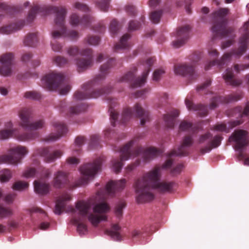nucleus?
<instances>
[{"mask_svg": "<svg viewBox=\"0 0 249 249\" xmlns=\"http://www.w3.org/2000/svg\"><path fill=\"white\" fill-rule=\"evenodd\" d=\"M172 164V160L169 159L161 167L155 166L152 170L136 181L134 188L136 194V198L138 203H143L153 200L154 189H157L161 193H170L173 191L175 185L174 182H159L161 176V169H169Z\"/></svg>", "mask_w": 249, "mask_h": 249, "instance_id": "1", "label": "nucleus"}, {"mask_svg": "<svg viewBox=\"0 0 249 249\" xmlns=\"http://www.w3.org/2000/svg\"><path fill=\"white\" fill-rule=\"evenodd\" d=\"M91 204L89 202L80 201L76 204L75 208H71L72 213L71 222L76 225L77 230L80 234H84L87 232V226L85 222L88 218L89 221L94 226H97L101 221L107 220L106 215H97L96 213L103 214L110 210L109 205L105 202L96 204L93 208L94 213H90Z\"/></svg>", "mask_w": 249, "mask_h": 249, "instance_id": "2", "label": "nucleus"}, {"mask_svg": "<svg viewBox=\"0 0 249 249\" xmlns=\"http://www.w3.org/2000/svg\"><path fill=\"white\" fill-rule=\"evenodd\" d=\"M44 12L46 14L54 13L55 25L59 30H54L52 32V36L54 39L59 38L62 36L67 37L71 40H77L79 37V33L73 30H67L65 26V17L67 13V9L63 6H48L40 7L37 4L32 7L29 12L27 20L31 22L35 19L37 12Z\"/></svg>", "mask_w": 249, "mask_h": 249, "instance_id": "3", "label": "nucleus"}, {"mask_svg": "<svg viewBox=\"0 0 249 249\" xmlns=\"http://www.w3.org/2000/svg\"><path fill=\"white\" fill-rule=\"evenodd\" d=\"M113 58L109 59L106 63L101 66L100 73L96 75L94 79L83 85V91H77L74 95V98L77 100H83L89 98H96L103 94L109 93L111 88L107 89H95L96 86L100 84L110 72V69L113 66L114 62Z\"/></svg>", "mask_w": 249, "mask_h": 249, "instance_id": "4", "label": "nucleus"}, {"mask_svg": "<svg viewBox=\"0 0 249 249\" xmlns=\"http://www.w3.org/2000/svg\"><path fill=\"white\" fill-rule=\"evenodd\" d=\"M135 140H133L129 142L120 149V158L118 159H114L112 160V168L116 173L120 172L124 165L123 162L128 160L132 157H137L140 155L144 161H147L156 156L160 155L161 152L155 147H149L143 149L141 147L137 146L134 150L131 148L134 145Z\"/></svg>", "mask_w": 249, "mask_h": 249, "instance_id": "5", "label": "nucleus"}, {"mask_svg": "<svg viewBox=\"0 0 249 249\" xmlns=\"http://www.w3.org/2000/svg\"><path fill=\"white\" fill-rule=\"evenodd\" d=\"M228 13V8H221L214 13L213 25L212 27L213 38H223L228 36L231 37V39L222 43L221 46L222 49L231 46L233 44L235 37V36L233 35V29L226 26L228 21L226 16Z\"/></svg>", "mask_w": 249, "mask_h": 249, "instance_id": "6", "label": "nucleus"}, {"mask_svg": "<svg viewBox=\"0 0 249 249\" xmlns=\"http://www.w3.org/2000/svg\"><path fill=\"white\" fill-rule=\"evenodd\" d=\"M241 30H243L244 33L239 39L238 47L232 49L229 53H225L220 60L210 61L205 65V70H208L211 66L215 65H217L219 68H223L227 62L231 60V56L239 58L246 52L248 42H249V20L244 23Z\"/></svg>", "mask_w": 249, "mask_h": 249, "instance_id": "7", "label": "nucleus"}, {"mask_svg": "<svg viewBox=\"0 0 249 249\" xmlns=\"http://www.w3.org/2000/svg\"><path fill=\"white\" fill-rule=\"evenodd\" d=\"M67 53L71 56H74L78 53H80L81 55L86 57V58H77L75 60L76 64L77 66L79 72H81L87 70L93 64L92 50L91 49L87 48L80 52L79 48L78 46H71L68 48Z\"/></svg>", "mask_w": 249, "mask_h": 249, "instance_id": "8", "label": "nucleus"}, {"mask_svg": "<svg viewBox=\"0 0 249 249\" xmlns=\"http://www.w3.org/2000/svg\"><path fill=\"white\" fill-rule=\"evenodd\" d=\"M154 61L155 59L153 57L146 59L144 63L143 64V65L145 66L146 68L141 77L135 78V73L137 71V69L134 67L133 70L128 71L122 77L121 81L130 82L131 86L132 88H137L142 86L146 81L147 76L151 70L150 68L153 64Z\"/></svg>", "mask_w": 249, "mask_h": 249, "instance_id": "9", "label": "nucleus"}, {"mask_svg": "<svg viewBox=\"0 0 249 249\" xmlns=\"http://www.w3.org/2000/svg\"><path fill=\"white\" fill-rule=\"evenodd\" d=\"M135 117L141 118V124L143 125L149 120V112L145 110L139 103H136L132 108L124 109L121 119L122 123H125L131 118Z\"/></svg>", "mask_w": 249, "mask_h": 249, "instance_id": "10", "label": "nucleus"}, {"mask_svg": "<svg viewBox=\"0 0 249 249\" xmlns=\"http://www.w3.org/2000/svg\"><path fill=\"white\" fill-rule=\"evenodd\" d=\"M103 160L101 158L96 159L93 163H87L80 168L83 177L79 180L77 186L87 184L89 180L92 179L95 175L101 168Z\"/></svg>", "mask_w": 249, "mask_h": 249, "instance_id": "11", "label": "nucleus"}, {"mask_svg": "<svg viewBox=\"0 0 249 249\" xmlns=\"http://www.w3.org/2000/svg\"><path fill=\"white\" fill-rule=\"evenodd\" d=\"M20 119V125L23 128L31 131L42 128L44 126V121L42 119L31 122L32 118V110L29 108H23L19 112Z\"/></svg>", "mask_w": 249, "mask_h": 249, "instance_id": "12", "label": "nucleus"}, {"mask_svg": "<svg viewBox=\"0 0 249 249\" xmlns=\"http://www.w3.org/2000/svg\"><path fill=\"white\" fill-rule=\"evenodd\" d=\"M28 153L25 147L18 146L11 148L9 154L0 156V164L3 163L16 165L21 162L23 157Z\"/></svg>", "mask_w": 249, "mask_h": 249, "instance_id": "13", "label": "nucleus"}, {"mask_svg": "<svg viewBox=\"0 0 249 249\" xmlns=\"http://www.w3.org/2000/svg\"><path fill=\"white\" fill-rule=\"evenodd\" d=\"M64 78L63 74L53 71L42 78L41 84L43 88L48 90H55L60 86Z\"/></svg>", "mask_w": 249, "mask_h": 249, "instance_id": "14", "label": "nucleus"}, {"mask_svg": "<svg viewBox=\"0 0 249 249\" xmlns=\"http://www.w3.org/2000/svg\"><path fill=\"white\" fill-rule=\"evenodd\" d=\"M242 97V95L239 93L231 94L226 96L216 95L211 98L209 107L211 109H214L220 104L236 102Z\"/></svg>", "mask_w": 249, "mask_h": 249, "instance_id": "15", "label": "nucleus"}, {"mask_svg": "<svg viewBox=\"0 0 249 249\" xmlns=\"http://www.w3.org/2000/svg\"><path fill=\"white\" fill-rule=\"evenodd\" d=\"M174 72L176 74L186 77L191 81L196 80L199 77L194 68L186 64L175 65Z\"/></svg>", "mask_w": 249, "mask_h": 249, "instance_id": "16", "label": "nucleus"}, {"mask_svg": "<svg viewBox=\"0 0 249 249\" xmlns=\"http://www.w3.org/2000/svg\"><path fill=\"white\" fill-rule=\"evenodd\" d=\"M235 142V149L239 150L247 146L249 143L248 132L244 130H235L229 138Z\"/></svg>", "mask_w": 249, "mask_h": 249, "instance_id": "17", "label": "nucleus"}, {"mask_svg": "<svg viewBox=\"0 0 249 249\" xmlns=\"http://www.w3.org/2000/svg\"><path fill=\"white\" fill-rule=\"evenodd\" d=\"M14 59V54L12 53L2 54L0 56V74L4 76H9L11 72V66Z\"/></svg>", "mask_w": 249, "mask_h": 249, "instance_id": "18", "label": "nucleus"}, {"mask_svg": "<svg viewBox=\"0 0 249 249\" xmlns=\"http://www.w3.org/2000/svg\"><path fill=\"white\" fill-rule=\"evenodd\" d=\"M190 27L189 25L180 27L176 34V39L172 42L173 46L178 48L183 46L189 37Z\"/></svg>", "mask_w": 249, "mask_h": 249, "instance_id": "19", "label": "nucleus"}, {"mask_svg": "<svg viewBox=\"0 0 249 249\" xmlns=\"http://www.w3.org/2000/svg\"><path fill=\"white\" fill-rule=\"evenodd\" d=\"M94 21V18L90 15H85L80 18L78 15L73 13L70 17V23L73 26L80 24L85 27H89Z\"/></svg>", "mask_w": 249, "mask_h": 249, "instance_id": "20", "label": "nucleus"}, {"mask_svg": "<svg viewBox=\"0 0 249 249\" xmlns=\"http://www.w3.org/2000/svg\"><path fill=\"white\" fill-rule=\"evenodd\" d=\"M126 180L122 179L117 181H110L106 187V192L108 196H113L118 191L123 190L125 185Z\"/></svg>", "mask_w": 249, "mask_h": 249, "instance_id": "21", "label": "nucleus"}, {"mask_svg": "<svg viewBox=\"0 0 249 249\" xmlns=\"http://www.w3.org/2000/svg\"><path fill=\"white\" fill-rule=\"evenodd\" d=\"M193 143L192 138L190 136H186L183 140L181 145L178 148L177 150H173L171 152L168 157L172 156H184L188 154V147L190 146Z\"/></svg>", "mask_w": 249, "mask_h": 249, "instance_id": "22", "label": "nucleus"}, {"mask_svg": "<svg viewBox=\"0 0 249 249\" xmlns=\"http://www.w3.org/2000/svg\"><path fill=\"white\" fill-rule=\"evenodd\" d=\"M53 125L54 127V130L56 131V133H51L48 137L45 138L46 141H55L60 138L67 131L66 126L61 122H54L53 123Z\"/></svg>", "mask_w": 249, "mask_h": 249, "instance_id": "23", "label": "nucleus"}, {"mask_svg": "<svg viewBox=\"0 0 249 249\" xmlns=\"http://www.w3.org/2000/svg\"><path fill=\"white\" fill-rule=\"evenodd\" d=\"M38 153L41 156L44 157V160L46 162H52L57 158L60 157L62 154L59 150L51 151L49 148H44L39 150Z\"/></svg>", "mask_w": 249, "mask_h": 249, "instance_id": "24", "label": "nucleus"}, {"mask_svg": "<svg viewBox=\"0 0 249 249\" xmlns=\"http://www.w3.org/2000/svg\"><path fill=\"white\" fill-rule=\"evenodd\" d=\"M69 183L68 175L66 173L58 171L54 175L53 186L56 188L65 187Z\"/></svg>", "mask_w": 249, "mask_h": 249, "instance_id": "25", "label": "nucleus"}, {"mask_svg": "<svg viewBox=\"0 0 249 249\" xmlns=\"http://www.w3.org/2000/svg\"><path fill=\"white\" fill-rule=\"evenodd\" d=\"M71 196L70 194H65L60 196L55 204L54 212L55 214H60L65 210L66 206V201H70Z\"/></svg>", "mask_w": 249, "mask_h": 249, "instance_id": "26", "label": "nucleus"}, {"mask_svg": "<svg viewBox=\"0 0 249 249\" xmlns=\"http://www.w3.org/2000/svg\"><path fill=\"white\" fill-rule=\"evenodd\" d=\"M24 21L20 20L17 22L0 28V33L9 34L21 29L24 25Z\"/></svg>", "mask_w": 249, "mask_h": 249, "instance_id": "27", "label": "nucleus"}, {"mask_svg": "<svg viewBox=\"0 0 249 249\" xmlns=\"http://www.w3.org/2000/svg\"><path fill=\"white\" fill-rule=\"evenodd\" d=\"M24 21L20 20L17 22L0 28V33L9 34L21 29L24 25Z\"/></svg>", "mask_w": 249, "mask_h": 249, "instance_id": "28", "label": "nucleus"}, {"mask_svg": "<svg viewBox=\"0 0 249 249\" xmlns=\"http://www.w3.org/2000/svg\"><path fill=\"white\" fill-rule=\"evenodd\" d=\"M223 78L228 85L232 86H238L242 83L240 80L234 78L233 72L231 69L226 70V73L223 75Z\"/></svg>", "mask_w": 249, "mask_h": 249, "instance_id": "29", "label": "nucleus"}, {"mask_svg": "<svg viewBox=\"0 0 249 249\" xmlns=\"http://www.w3.org/2000/svg\"><path fill=\"white\" fill-rule=\"evenodd\" d=\"M35 191L40 195L47 194L50 190V185L45 182H43L39 180L34 181Z\"/></svg>", "mask_w": 249, "mask_h": 249, "instance_id": "30", "label": "nucleus"}, {"mask_svg": "<svg viewBox=\"0 0 249 249\" xmlns=\"http://www.w3.org/2000/svg\"><path fill=\"white\" fill-rule=\"evenodd\" d=\"M231 113L229 115L231 116H235L236 117H243V116H246L249 115V102H248L246 106L244 109L242 110L241 107H238L230 111Z\"/></svg>", "mask_w": 249, "mask_h": 249, "instance_id": "31", "label": "nucleus"}, {"mask_svg": "<svg viewBox=\"0 0 249 249\" xmlns=\"http://www.w3.org/2000/svg\"><path fill=\"white\" fill-rule=\"evenodd\" d=\"M121 227L117 224H113L110 230H107L106 233L114 240L121 241L122 236L120 234Z\"/></svg>", "mask_w": 249, "mask_h": 249, "instance_id": "32", "label": "nucleus"}, {"mask_svg": "<svg viewBox=\"0 0 249 249\" xmlns=\"http://www.w3.org/2000/svg\"><path fill=\"white\" fill-rule=\"evenodd\" d=\"M179 111L174 109L170 114H166L164 116V120L168 127L173 128L175 124V119L179 115Z\"/></svg>", "mask_w": 249, "mask_h": 249, "instance_id": "33", "label": "nucleus"}, {"mask_svg": "<svg viewBox=\"0 0 249 249\" xmlns=\"http://www.w3.org/2000/svg\"><path fill=\"white\" fill-rule=\"evenodd\" d=\"M129 38L130 35L129 34H126L124 35L121 38L120 42L115 45V51L118 52L120 50L128 48L129 47V45L127 40Z\"/></svg>", "mask_w": 249, "mask_h": 249, "instance_id": "34", "label": "nucleus"}, {"mask_svg": "<svg viewBox=\"0 0 249 249\" xmlns=\"http://www.w3.org/2000/svg\"><path fill=\"white\" fill-rule=\"evenodd\" d=\"M37 41L36 33H29L25 37L24 43L26 46L33 47L36 45Z\"/></svg>", "mask_w": 249, "mask_h": 249, "instance_id": "35", "label": "nucleus"}, {"mask_svg": "<svg viewBox=\"0 0 249 249\" xmlns=\"http://www.w3.org/2000/svg\"><path fill=\"white\" fill-rule=\"evenodd\" d=\"M186 106L189 110L192 111H199V113L201 115V109L202 108V106L201 104L195 105L190 97L188 96L186 98L185 100Z\"/></svg>", "mask_w": 249, "mask_h": 249, "instance_id": "36", "label": "nucleus"}, {"mask_svg": "<svg viewBox=\"0 0 249 249\" xmlns=\"http://www.w3.org/2000/svg\"><path fill=\"white\" fill-rule=\"evenodd\" d=\"M222 138L219 136H216L210 142L209 145L203 147V154L210 152L213 148H215L220 144Z\"/></svg>", "mask_w": 249, "mask_h": 249, "instance_id": "37", "label": "nucleus"}, {"mask_svg": "<svg viewBox=\"0 0 249 249\" xmlns=\"http://www.w3.org/2000/svg\"><path fill=\"white\" fill-rule=\"evenodd\" d=\"M38 136V132L31 131L29 133H24L22 134H19L16 136V138L19 141H24L33 140L37 137Z\"/></svg>", "mask_w": 249, "mask_h": 249, "instance_id": "38", "label": "nucleus"}, {"mask_svg": "<svg viewBox=\"0 0 249 249\" xmlns=\"http://www.w3.org/2000/svg\"><path fill=\"white\" fill-rule=\"evenodd\" d=\"M114 103H115V101L114 100H112L110 101L109 111L110 112V119L111 124L113 126H115V122L118 119V113L113 108Z\"/></svg>", "mask_w": 249, "mask_h": 249, "instance_id": "39", "label": "nucleus"}, {"mask_svg": "<svg viewBox=\"0 0 249 249\" xmlns=\"http://www.w3.org/2000/svg\"><path fill=\"white\" fill-rule=\"evenodd\" d=\"M6 126L9 129L3 130L0 132V139H8L14 133V130L13 129H10L13 126L11 122L7 123L6 124Z\"/></svg>", "mask_w": 249, "mask_h": 249, "instance_id": "40", "label": "nucleus"}, {"mask_svg": "<svg viewBox=\"0 0 249 249\" xmlns=\"http://www.w3.org/2000/svg\"><path fill=\"white\" fill-rule=\"evenodd\" d=\"M126 206V203L124 200L120 201L116 205L114 208V213L116 216L120 219L123 214V209Z\"/></svg>", "mask_w": 249, "mask_h": 249, "instance_id": "41", "label": "nucleus"}, {"mask_svg": "<svg viewBox=\"0 0 249 249\" xmlns=\"http://www.w3.org/2000/svg\"><path fill=\"white\" fill-rule=\"evenodd\" d=\"M13 214V211L11 208L0 204V219L10 217Z\"/></svg>", "mask_w": 249, "mask_h": 249, "instance_id": "42", "label": "nucleus"}, {"mask_svg": "<svg viewBox=\"0 0 249 249\" xmlns=\"http://www.w3.org/2000/svg\"><path fill=\"white\" fill-rule=\"evenodd\" d=\"M0 11L7 15L14 14L16 11L15 7H11L5 3H1L0 4Z\"/></svg>", "mask_w": 249, "mask_h": 249, "instance_id": "43", "label": "nucleus"}, {"mask_svg": "<svg viewBox=\"0 0 249 249\" xmlns=\"http://www.w3.org/2000/svg\"><path fill=\"white\" fill-rule=\"evenodd\" d=\"M28 183L23 181H16L12 186L13 189L16 191H22L28 187Z\"/></svg>", "mask_w": 249, "mask_h": 249, "instance_id": "44", "label": "nucleus"}, {"mask_svg": "<svg viewBox=\"0 0 249 249\" xmlns=\"http://www.w3.org/2000/svg\"><path fill=\"white\" fill-rule=\"evenodd\" d=\"M86 42L90 45L96 46L100 41V38L96 36L89 35L85 38Z\"/></svg>", "mask_w": 249, "mask_h": 249, "instance_id": "45", "label": "nucleus"}, {"mask_svg": "<svg viewBox=\"0 0 249 249\" xmlns=\"http://www.w3.org/2000/svg\"><path fill=\"white\" fill-rule=\"evenodd\" d=\"M24 97L29 99L39 100L41 98V95L36 91H29L25 93Z\"/></svg>", "mask_w": 249, "mask_h": 249, "instance_id": "46", "label": "nucleus"}, {"mask_svg": "<svg viewBox=\"0 0 249 249\" xmlns=\"http://www.w3.org/2000/svg\"><path fill=\"white\" fill-rule=\"evenodd\" d=\"M161 15L162 11H155L150 15V19L154 23H158L160 20Z\"/></svg>", "mask_w": 249, "mask_h": 249, "instance_id": "47", "label": "nucleus"}, {"mask_svg": "<svg viewBox=\"0 0 249 249\" xmlns=\"http://www.w3.org/2000/svg\"><path fill=\"white\" fill-rule=\"evenodd\" d=\"M53 60L56 65L60 67L64 66L68 62L67 58L59 55L54 57Z\"/></svg>", "mask_w": 249, "mask_h": 249, "instance_id": "48", "label": "nucleus"}, {"mask_svg": "<svg viewBox=\"0 0 249 249\" xmlns=\"http://www.w3.org/2000/svg\"><path fill=\"white\" fill-rule=\"evenodd\" d=\"M110 0H98L96 4L103 11L106 12L109 7Z\"/></svg>", "mask_w": 249, "mask_h": 249, "instance_id": "49", "label": "nucleus"}, {"mask_svg": "<svg viewBox=\"0 0 249 249\" xmlns=\"http://www.w3.org/2000/svg\"><path fill=\"white\" fill-rule=\"evenodd\" d=\"M12 177V174L11 171L8 169H4L3 170L2 173L0 175V180L1 182H7Z\"/></svg>", "mask_w": 249, "mask_h": 249, "instance_id": "50", "label": "nucleus"}, {"mask_svg": "<svg viewBox=\"0 0 249 249\" xmlns=\"http://www.w3.org/2000/svg\"><path fill=\"white\" fill-rule=\"evenodd\" d=\"M85 107L82 104H79L76 106H71L70 108V112L72 114H78L85 110Z\"/></svg>", "mask_w": 249, "mask_h": 249, "instance_id": "51", "label": "nucleus"}, {"mask_svg": "<svg viewBox=\"0 0 249 249\" xmlns=\"http://www.w3.org/2000/svg\"><path fill=\"white\" fill-rule=\"evenodd\" d=\"M202 54L201 52H195L190 56V59L194 64H198L201 63Z\"/></svg>", "mask_w": 249, "mask_h": 249, "instance_id": "52", "label": "nucleus"}, {"mask_svg": "<svg viewBox=\"0 0 249 249\" xmlns=\"http://www.w3.org/2000/svg\"><path fill=\"white\" fill-rule=\"evenodd\" d=\"M119 29L118 23L115 19L112 20L110 24L109 31L111 34L114 36L116 34Z\"/></svg>", "mask_w": 249, "mask_h": 249, "instance_id": "53", "label": "nucleus"}, {"mask_svg": "<svg viewBox=\"0 0 249 249\" xmlns=\"http://www.w3.org/2000/svg\"><path fill=\"white\" fill-rule=\"evenodd\" d=\"M37 174L36 170L35 168L28 167L23 173V176L26 178H33Z\"/></svg>", "mask_w": 249, "mask_h": 249, "instance_id": "54", "label": "nucleus"}, {"mask_svg": "<svg viewBox=\"0 0 249 249\" xmlns=\"http://www.w3.org/2000/svg\"><path fill=\"white\" fill-rule=\"evenodd\" d=\"M99 136L94 135L91 136L89 146L92 148H97L99 144Z\"/></svg>", "mask_w": 249, "mask_h": 249, "instance_id": "55", "label": "nucleus"}, {"mask_svg": "<svg viewBox=\"0 0 249 249\" xmlns=\"http://www.w3.org/2000/svg\"><path fill=\"white\" fill-rule=\"evenodd\" d=\"M73 7L82 12H87L89 11V8L86 4L80 2H75L73 5Z\"/></svg>", "mask_w": 249, "mask_h": 249, "instance_id": "56", "label": "nucleus"}, {"mask_svg": "<svg viewBox=\"0 0 249 249\" xmlns=\"http://www.w3.org/2000/svg\"><path fill=\"white\" fill-rule=\"evenodd\" d=\"M184 168V165L182 163L178 164L175 167L171 170V173L175 176L179 174L181 172L182 169Z\"/></svg>", "mask_w": 249, "mask_h": 249, "instance_id": "57", "label": "nucleus"}, {"mask_svg": "<svg viewBox=\"0 0 249 249\" xmlns=\"http://www.w3.org/2000/svg\"><path fill=\"white\" fill-rule=\"evenodd\" d=\"M165 72L162 69L156 70L153 75V79L155 81H159L161 76Z\"/></svg>", "mask_w": 249, "mask_h": 249, "instance_id": "58", "label": "nucleus"}, {"mask_svg": "<svg viewBox=\"0 0 249 249\" xmlns=\"http://www.w3.org/2000/svg\"><path fill=\"white\" fill-rule=\"evenodd\" d=\"M91 29L96 32L102 33L106 30V27L101 23H99L97 25L91 28Z\"/></svg>", "mask_w": 249, "mask_h": 249, "instance_id": "59", "label": "nucleus"}, {"mask_svg": "<svg viewBox=\"0 0 249 249\" xmlns=\"http://www.w3.org/2000/svg\"><path fill=\"white\" fill-rule=\"evenodd\" d=\"M53 40L51 41L52 48L54 52H60L62 48V46L56 41L55 40L53 37Z\"/></svg>", "mask_w": 249, "mask_h": 249, "instance_id": "60", "label": "nucleus"}, {"mask_svg": "<svg viewBox=\"0 0 249 249\" xmlns=\"http://www.w3.org/2000/svg\"><path fill=\"white\" fill-rule=\"evenodd\" d=\"M141 26V24L139 22L137 21H131L129 24V30L132 31L138 29Z\"/></svg>", "mask_w": 249, "mask_h": 249, "instance_id": "61", "label": "nucleus"}, {"mask_svg": "<svg viewBox=\"0 0 249 249\" xmlns=\"http://www.w3.org/2000/svg\"><path fill=\"white\" fill-rule=\"evenodd\" d=\"M192 126V124L185 121L181 122L179 125V129L182 131L188 130Z\"/></svg>", "mask_w": 249, "mask_h": 249, "instance_id": "62", "label": "nucleus"}, {"mask_svg": "<svg viewBox=\"0 0 249 249\" xmlns=\"http://www.w3.org/2000/svg\"><path fill=\"white\" fill-rule=\"evenodd\" d=\"M16 196V195L15 193L8 194L5 196L4 200L8 204L12 203L14 201Z\"/></svg>", "mask_w": 249, "mask_h": 249, "instance_id": "63", "label": "nucleus"}, {"mask_svg": "<svg viewBox=\"0 0 249 249\" xmlns=\"http://www.w3.org/2000/svg\"><path fill=\"white\" fill-rule=\"evenodd\" d=\"M85 141V138L84 137L78 136L76 138L75 140V146L78 147L76 150H79L80 147L84 143Z\"/></svg>", "mask_w": 249, "mask_h": 249, "instance_id": "64", "label": "nucleus"}]
</instances>
